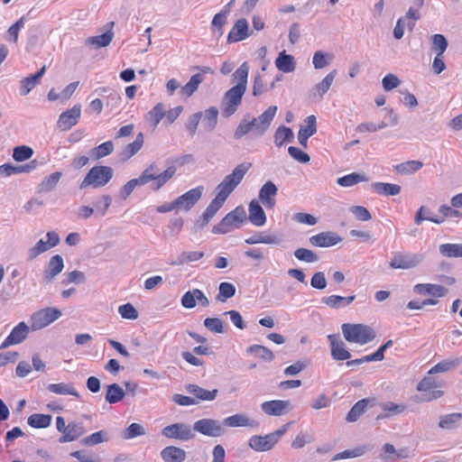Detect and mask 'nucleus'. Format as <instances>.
<instances>
[{
    "label": "nucleus",
    "instance_id": "1",
    "mask_svg": "<svg viewBox=\"0 0 462 462\" xmlns=\"http://www.w3.org/2000/svg\"><path fill=\"white\" fill-rule=\"evenodd\" d=\"M252 163L244 162L237 164L231 173L227 174L216 187L217 195L219 199L226 202L236 188L241 183L247 171L251 169Z\"/></svg>",
    "mask_w": 462,
    "mask_h": 462
},
{
    "label": "nucleus",
    "instance_id": "2",
    "mask_svg": "<svg viewBox=\"0 0 462 462\" xmlns=\"http://www.w3.org/2000/svg\"><path fill=\"white\" fill-rule=\"evenodd\" d=\"M176 171L175 166H170L162 171L156 162H152L138 177L139 182L142 186L150 183L151 189L157 191L175 175Z\"/></svg>",
    "mask_w": 462,
    "mask_h": 462
},
{
    "label": "nucleus",
    "instance_id": "3",
    "mask_svg": "<svg viewBox=\"0 0 462 462\" xmlns=\"http://www.w3.org/2000/svg\"><path fill=\"white\" fill-rule=\"evenodd\" d=\"M341 328L345 339L350 343L365 345L375 337L374 331L367 325L345 323Z\"/></svg>",
    "mask_w": 462,
    "mask_h": 462
},
{
    "label": "nucleus",
    "instance_id": "4",
    "mask_svg": "<svg viewBox=\"0 0 462 462\" xmlns=\"http://www.w3.org/2000/svg\"><path fill=\"white\" fill-rule=\"evenodd\" d=\"M113 176L114 171L111 167L103 165L94 166L79 184V189H84L89 186L93 188L104 187L112 180Z\"/></svg>",
    "mask_w": 462,
    "mask_h": 462
},
{
    "label": "nucleus",
    "instance_id": "5",
    "mask_svg": "<svg viewBox=\"0 0 462 462\" xmlns=\"http://www.w3.org/2000/svg\"><path fill=\"white\" fill-rule=\"evenodd\" d=\"M247 219L245 209L243 206H237L234 210L226 215L225 217L213 226L214 234H226L236 228H239Z\"/></svg>",
    "mask_w": 462,
    "mask_h": 462
},
{
    "label": "nucleus",
    "instance_id": "6",
    "mask_svg": "<svg viewBox=\"0 0 462 462\" xmlns=\"http://www.w3.org/2000/svg\"><path fill=\"white\" fill-rule=\"evenodd\" d=\"M277 110L278 108L276 106H271L258 117L249 118L253 137H260L265 134L269 129Z\"/></svg>",
    "mask_w": 462,
    "mask_h": 462
},
{
    "label": "nucleus",
    "instance_id": "7",
    "mask_svg": "<svg viewBox=\"0 0 462 462\" xmlns=\"http://www.w3.org/2000/svg\"><path fill=\"white\" fill-rule=\"evenodd\" d=\"M245 93V90L241 89L240 87H232L225 93L221 104L224 116L229 117L237 111Z\"/></svg>",
    "mask_w": 462,
    "mask_h": 462
},
{
    "label": "nucleus",
    "instance_id": "8",
    "mask_svg": "<svg viewBox=\"0 0 462 462\" xmlns=\"http://www.w3.org/2000/svg\"><path fill=\"white\" fill-rule=\"evenodd\" d=\"M423 259L422 254L397 252L390 261L389 266L393 269L410 270L419 266Z\"/></svg>",
    "mask_w": 462,
    "mask_h": 462
},
{
    "label": "nucleus",
    "instance_id": "9",
    "mask_svg": "<svg viewBox=\"0 0 462 462\" xmlns=\"http://www.w3.org/2000/svg\"><path fill=\"white\" fill-rule=\"evenodd\" d=\"M193 430L210 438H218L225 434L223 424L214 419L204 418L198 420L193 424Z\"/></svg>",
    "mask_w": 462,
    "mask_h": 462
},
{
    "label": "nucleus",
    "instance_id": "10",
    "mask_svg": "<svg viewBox=\"0 0 462 462\" xmlns=\"http://www.w3.org/2000/svg\"><path fill=\"white\" fill-rule=\"evenodd\" d=\"M162 435L167 439L189 441L195 438L193 428L184 422H176L164 427Z\"/></svg>",
    "mask_w": 462,
    "mask_h": 462
},
{
    "label": "nucleus",
    "instance_id": "11",
    "mask_svg": "<svg viewBox=\"0 0 462 462\" xmlns=\"http://www.w3.org/2000/svg\"><path fill=\"white\" fill-rule=\"evenodd\" d=\"M60 316V310L55 308L40 310L32 315L31 328L32 330L42 329L57 320Z\"/></svg>",
    "mask_w": 462,
    "mask_h": 462
},
{
    "label": "nucleus",
    "instance_id": "12",
    "mask_svg": "<svg viewBox=\"0 0 462 462\" xmlns=\"http://www.w3.org/2000/svg\"><path fill=\"white\" fill-rule=\"evenodd\" d=\"M438 386L437 381L430 374L425 376L417 385V390L423 393L421 400L430 402L440 398L444 393L441 390H436Z\"/></svg>",
    "mask_w": 462,
    "mask_h": 462
},
{
    "label": "nucleus",
    "instance_id": "13",
    "mask_svg": "<svg viewBox=\"0 0 462 462\" xmlns=\"http://www.w3.org/2000/svg\"><path fill=\"white\" fill-rule=\"evenodd\" d=\"M203 191V186H198L194 189H191L183 195L178 197L174 200V205L178 206L179 209L189 211L201 199Z\"/></svg>",
    "mask_w": 462,
    "mask_h": 462
},
{
    "label": "nucleus",
    "instance_id": "14",
    "mask_svg": "<svg viewBox=\"0 0 462 462\" xmlns=\"http://www.w3.org/2000/svg\"><path fill=\"white\" fill-rule=\"evenodd\" d=\"M30 333V327L22 321L18 323L7 336V337L0 345V349H5L11 346L23 343Z\"/></svg>",
    "mask_w": 462,
    "mask_h": 462
},
{
    "label": "nucleus",
    "instance_id": "15",
    "mask_svg": "<svg viewBox=\"0 0 462 462\" xmlns=\"http://www.w3.org/2000/svg\"><path fill=\"white\" fill-rule=\"evenodd\" d=\"M261 410L269 416H282L292 410V406L288 400L266 401L261 404Z\"/></svg>",
    "mask_w": 462,
    "mask_h": 462
},
{
    "label": "nucleus",
    "instance_id": "16",
    "mask_svg": "<svg viewBox=\"0 0 462 462\" xmlns=\"http://www.w3.org/2000/svg\"><path fill=\"white\" fill-rule=\"evenodd\" d=\"M81 116V106L75 105L72 108L62 112L58 119L57 125L62 131H68L77 125Z\"/></svg>",
    "mask_w": 462,
    "mask_h": 462
},
{
    "label": "nucleus",
    "instance_id": "17",
    "mask_svg": "<svg viewBox=\"0 0 462 462\" xmlns=\"http://www.w3.org/2000/svg\"><path fill=\"white\" fill-rule=\"evenodd\" d=\"M187 393L191 394L192 399L196 402V405L201 402H212L214 401L218 393L217 389L212 391L204 389L197 384L189 383L185 386Z\"/></svg>",
    "mask_w": 462,
    "mask_h": 462
},
{
    "label": "nucleus",
    "instance_id": "18",
    "mask_svg": "<svg viewBox=\"0 0 462 462\" xmlns=\"http://www.w3.org/2000/svg\"><path fill=\"white\" fill-rule=\"evenodd\" d=\"M278 188L272 181H266L259 190V200L267 209H273L276 205Z\"/></svg>",
    "mask_w": 462,
    "mask_h": 462
},
{
    "label": "nucleus",
    "instance_id": "19",
    "mask_svg": "<svg viewBox=\"0 0 462 462\" xmlns=\"http://www.w3.org/2000/svg\"><path fill=\"white\" fill-rule=\"evenodd\" d=\"M276 441L271 435H254L248 440V446L256 452H267L276 446Z\"/></svg>",
    "mask_w": 462,
    "mask_h": 462
},
{
    "label": "nucleus",
    "instance_id": "20",
    "mask_svg": "<svg viewBox=\"0 0 462 462\" xmlns=\"http://www.w3.org/2000/svg\"><path fill=\"white\" fill-rule=\"evenodd\" d=\"M64 268L63 258L60 254L51 257L46 269L43 271L42 281L45 283H51L60 274Z\"/></svg>",
    "mask_w": 462,
    "mask_h": 462
},
{
    "label": "nucleus",
    "instance_id": "21",
    "mask_svg": "<svg viewBox=\"0 0 462 462\" xmlns=\"http://www.w3.org/2000/svg\"><path fill=\"white\" fill-rule=\"evenodd\" d=\"M328 339L330 343V354L334 360L343 361L351 357V353L346 348L345 343L338 335H328Z\"/></svg>",
    "mask_w": 462,
    "mask_h": 462
},
{
    "label": "nucleus",
    "instance_id": "22",
    "mask_svg": "<svg viewBox=\"0 0 462 462\" xmlns=\"http://www.w3.org/2000/svg\"><path fill=\"white\" fill-rule=\"evenodd\" d=\"M309 241L313 246L329 247L340 243L342 237L334 232L328 231L312 236Z\"/></svg>",
    "mask_w": 462,
    "mask_h": 462
},
{
    "label": "nucleus",
    "instance_id": "23",
    "mask_svg": "<svg viewBox=\"0 0 462 462\" xmlns=\"http://www.w3.org/2000/svg\"><path fill=\"white\" fill-rule=\"evenodd\" d=\"M337 74V69L331 70L319 83L315 85L310 92V97L312 99L320 100L324 94H326L331 85L333 84L335 78Z\"/></svg>",
    "mask_w": 462,
    "mask_h": 462
},
{
    "label": "nucleus",
    "instance_id": "24",
    "mask_svg": "<svg viewBox=\"0 0 462 462\" xmlns=\"http://www.w3.org/2000/svg\"><path fill=\"white\" fill-rule=\"evenodd\" d=\"M223 425L230 428L236 427H249V428H256L258 427V422L253 419H250L245 413H236L226 417L223 420Z\"/></svg>",
    "mask_w": 462,
    "mask_h": 462
},
{
    "label": "nucleus",
    "instance_id": "25",
    "mask_svg": "<svg viewBox=\"0 0 462 462\" xmlns=\"http://www.w3.org/2000/svg\"><path fill=\"white\" fill-rule=\"evenodd\" d=\"M224 203L225 201L219 199L217 197H215L205 209L201 217L197 221V226L199 228L207 226L217 214V212L221 208Z\"/></svg>",
    "mask_w": 462,
    "mask_h": 462
},
{
    "label": "nucleus",
    "instance_id": "26",
    "mask_svg": "<svg viewBox=\"0 0 462 462\" xmlns=\"http://www.w3.org/2000/svg\"><path fill=\"white\" fill-rule=\"evenodd\" d=\"M306 123L307 125L300 127L298 133L299 143L304 148L308 146V139L317 132L316 116L313 115L309 116L306 119Z\"/></svg>",
    "mask_w": 462,
    "mask_h": 462
},
{
    "label": "nucleus",
    "instance_id": "27",
    "mask_svg": "<svg viewBox=\"0 0 462 462\" xmlns=\"http://www.w3.org/2000/svg\"><path fill=\"white\" fill-rule=\"evenodd\" d=\"M249 36L248 23L242 18L236 22L227 36L228 42H236L245 40Z\"/></svg>",
    "mask_w": 462,
    "mask_h": 462
},
{
    "label": "nucleus",
    "instance_id": "28",
    "mask_svg": "<svg viewBox=\"0 0 462 462\" xmlns=\"http://www.w3.org/2000/svg\"><path fill=\"white\" fill-rule=\"evenodd\" d=\"M86 432L82 422L72 421L67 425L66 431L59 439L60 443L70 442L78 439Z\"/></svg>",
    "mask_w": 462,
    "mask_h": 462
},
{
    "label": "nucleus",
    "instance_id": "29",
    "mask_svg": "<svg viewBox=\"0 0 462 462\" xmlns=\"http://www.w3.org/2000/svg\"><path fill=\"white\" fill-rule=\"evenodd\" d=\"M161 457L164 462H183L187 453L181 448L168 446L161 450Z\"/></svg>",
    "mask_w": 462,
    "mask_h": 462
},
{
    "label": "nucleus",
    "instance_id": "30",
    "mask_svg": "<svg viewBox=\"0 0 462 462\" xmlns=\"http://www.w3.org/2000/svg\"><path fill=\"white\" fill-rule=\"evenodd\" d=\"M114 25H115L114 22L108 23L107 26L109 27V29L106 32H104L100 35L88 38L87 43L94 46L97 49L108 46L114 38V32H113Z\"/></svg>",
    "mask_w": 462,
    "mask_h": 462
},
{
    "label": "nucleus",
    "instance_id": "31",
    "mask_svg": "<svg viewBox=\"0 0 462 462\" xmlns=\"http://www.w3.org/2000/svg\"><path fill=\"white\" fill-rule=\"evenodd\" d=\"M249 220L255 226H263L266 223V215L258 201L252 200L248 206Z\"/></svg>",
    "mask_w": 462,
    "mask_h": 462
},
{
    "label": "nucleus",
    "instance_id": "32",
    "mask_svg": "<svg viewBox=\"0 0 462 462\" xmlns=\"http://www.w3.org/2000/svg\"><path fill=\"white\" fill-rule=\"evenodd\" d=\"M414 291L419 294H429L434 297H445L448 290L439 284L419 283L414 286Z\"/></svg>",
    "mask_w": 462,
    "mask_h": 462
},
{
    "label": "nucleus",
    "instance_id": "33",
    "mask_svg": "<svg viewBox=\"0 0 462 462\" xmlns=\"http://www.w3.org/2000/svg\"><path fill=\"white\" fill-rule=\"evenodd\" d=\"M355 299L356 295H351L347 297H343L340 295H330L323 297L321 299V302L331 309L337 310L348 306L355 300Z\"/></svg>",
    "mask_w": 462,
    "mask_h": 462
},
{
    "label": "nucleus",
    "instance_id": "34",
    "mask_svg": "<svg viewBox=\"0 0 462 462\" xmlns=\"http://www.w3.org/2000/svg\"><path fill=\"white\" fill-rule=\"evenodd\" d=\"M462 363V357H454L442 360L435 365L428 372V374L445 373L448 371L455 370Z\"/></svg>",
    "mask_w": 462,
    "mask_h": 462
},
{
    "label": "nucleus",
    "instance_id": "35",
    "mask_svg": "<svg viewBox=\"0 0 462 462\" xmlns=\"http://www.w3.org/2000/svg\"><path fill=\"white\" fill-rule=\"evenodd\" d=\"M277 69L284 73L293 72L296 69V62L291 54H287L285 51L279 53L275 60Z\"/></svg>",
    "mask_w": 462,
    "mask_h": 462
},
{
    "label": "nucleus",
    "instance_id": "36",
    "mask_svg": "<svg viewBox=\"0 0 462 462\" xmlns=\"http://www.w3.org/2000/svg\"><path fill=\"white\" fill-rule=\"evenodd\" d=\"M371 187L375 193L383 196H396L402 190L400 185L385 182H374Z\"/></svg>",
    "mask_w": 462,
    "mask_h": 462
},
{
    "label": "nucleus",
    "instance_id": "37",
    "mask_svg": "<svg viewBox=\"0 0 462 462\" xmlns=\"http://www.w3.org/2000/svg\"><path fill=\"white\" fill-rule=\"evenodd\" d=\"M383 451L380 455L381 458L386 462H394L396 458L406 457V449L397 450L393 444L386 443L383 447Z\"/></svg>",
    "mask_w": 462,
    "mask_h": 462
},
{
    "label": "nucleus",
    "instance_id": "38",
    "mask_svg": "<svg viewBox=\"0 0 462 462\" xmlns=\"http://www.w3.org/2000/svg\"><path fill=\"white\" fill-rule=\"evenodd\" d=\"M204 81V76L200 73L191 76L186 85L180 88V94L187 97H191L197 90L199 86Z\"/></svg>",
    "mask_w": 462,
    "mask_h": 462
},
{
    "label": "nucleus",
    "instance_id": "39",
    "mask_svg": "<svg viewBox=\"0 0 462 462\" xmlns=\"http://www.w3.org/2000/svg\"><path fill=\"white\" fill-rule=\"evenodd\" d=\"M46 71L45 66H43L36 74L26 77L22 81L21 94L26 96L29 92L39 83L40 79L44 75Z\"/></svg>",
    "mask_w": 462,
    "mask_h": 462
},
{
    "label": "nucleus",
    "instance_id": "40",
    "mask_svg": "<svg viewBox=\"0 0 462 462\" xmlns=\"http://www.w3.org/2000/svg\"><path fill=\"white\" fill-rule=\"evenodd\" d=\"M165 115V106L162 103L156 104L145 116V119L155 129Z\"/></svg>",
    "mask_w": 462,
    "mask_h": 462
},
{
    "label": "nucleus",
    "instance_id": "41",
    "mask_svg": "<svg viewBox=\"0 0 462 462\" xmlns=\"http://www.w3.org/2000/svg\"><path fill=\"white\" fill-rule=\"evenodd\" d=\"M125 396V392L124 389L117 383H112L106 386V401L114 404L124 399Z\"/></svg>",
    "mask_w": 462,
    "mask_h": 462
},
{
    "label": "nucleus",
    "instance_id": "42",
    "mask_svg": "<svg viewBox=\"0 0 462 462\" xmlns=\"http://www.w3.org/2000/svg\"><path fill=\"white\" fill-rule=\"evenodd\" d=\"M62 173L60 171H56L49 176L45 177L42 182L38 186L39 192H50L53 190L57 184L59 183Z\"/></svg>",
    "mask_w": 462,
    "mask_h": 462
},
{
    "label": "nucleus",
    "instance_id": "43",
    "mask_svg": "<svg viewBox=\"0 0 462 462\" xmlns=\"http://www.w3.org/2000/svg\"><path fill=\"white\" fill-rule=\"evenodd\" d=\"M248 73L249 66L247 62H244L233 74V80L236 82L234 87H240L246 91Z\"/></svg>",
    "mask_w": 462,
    "mask_h": 462
},
{
    "label": "nucleus",
    "instance_id": "44",
    "mask_svg": "<svg viewBox=\"0 0 462 462\" xmlns=\"http://www.w3.org/2000/svg\"><path fill=\"white\" fill-rule=\"evenodd\" d=\"M369 402L370 401L368 399H362L358 401L348 411L346 418V421H356L360 418V416L364 414L365 411H366Z\"/></svg>",
    "mask_w": 462,
    "mask_h": 462
},
{
    "label": "nucleus",
    "instance_id": "45",
    "mask_svg": "<svg viewBox=\"0 0 462 462\" xmlns=\"http://www.w3.org/2000/svg\"><path fill=\"white\" fill-rule=\"evenodd\" d=\"M368 181L364 173L353 172L337 179V183L341 187H352L359 182Z\"/></svg>",
    "mask_w": 462,
    "mask_h": 462
},
{
    "label": "nucleus",
    "instance_id": "46",
    "mask_svg": "<svg viewBox=\"0 0 462 462\" xmlns=\"http://www.w3.org/2000/svg\"><path fill=\"white\" fill-rule=\"evenodd\" d=\"M51 415L34 413L29 416L27 423L35 429H45L51 425Z\"/></svg>",
    "mask_w": 462,
    "mask_h": 462
},
{
    "label": "nucleus",
    "instance_id": "47",
    "mask_svg": "<svg viewBox=\"0 0 462 462\" xmlns=\"http://www.w3.org/2000/svg\"><path fill=\"white\" fill-rule=\"evenodd\" d=\"M143 144V134L142 133H139L136 135L135 140L133 143H128L125 147L124 151L122 152V158L124 160L130 159L132 156H134L135 153H137L141 150Z\"/></svg>",
    "mask_w": 462,
    "mask_h": 462
},
{
    "label": "nucleus",
    "instance_id": "48",
    "mask_svg": "<svg viewBox=\"0 0 462 462\" xmlns=\"http://www.w3.org/2000/svg\"><path fill=\"white\" fill-rule=\"evenodd\" d=\"M462 413L453 412L439 418V427L442 430H453L461 420Z\"/></svg>",
    "mask_w": 462,
    "mask_h": 462
},
{
    "label": "nucleus",
    "instance_id": "49",
    "mask_svg": "<svg viewBox=\"0 0 462 462\" xmlns=\"http://www.w3.org/2000/svg\"><path fill=\"white\" fill-rule=\"evenodd\" d=\"M108 439V433L106 430H99L83 438L80 443L87 447H93L99 443L106 442Z\"/></svg>",
    "mask_w": 462,
    "mask_h": 462
},
{
    "label": "nucleus",
    "instance_id": "50",
    "mask_svg": "<svg viewBox=\"0 0 462 462\" xmlns=\"http://www.w3.org/2000/svg\"><path fill=\"white\" fill-rule=\"evenodd\" d=\"M51 393H56V394H62V395H72L79 397V392L69 383H51L48 385L47 388Z\"/></svg>",
    "mask_w": 462,
    "mask_h": 462
},
{
    "label": "nucleus",
    "instance_id": "51",
    "mask_svg": "<svg viewBox=\"0 0 462 462\" xmlns=\"http://www.w3.org/2000/svg\"><path fill=\"white\" fill-rule=\"evenodd\" d=\"M203 257L204 253L202 251H184L178 255L177 260L172 263V264L183 265L185 263L199 261Z\"/></svg>",
    "mask_w": 462,
    "mask_h": 462
},
{
    "label": "nucleus",
    "instance_id": "52",
    "mask_svg": "<svg viewBox=\"0 0 462 462\" xmlns=\"http://www.w3.org/2000/svg\"><path fill=\"white\" fill-rule=\"evenodd\" d=\"M245 243L248 245L255 244H266V245H277L280 243V238L275 235H254L245 239Z\"/></svg>",
    "mask_w": 462,
    "mask_h": 462
},
{
    "label": "nucleus",
    "instance_id": "53",
    "mask_svg": "<svg viewBox=\"0 0 462 462\" xmlns=\"http://www.w3.org/2000/svg\"><path fill=\"white\" fill-rule=\"evenodd\" d=\"M370 447L368 446H359L353 449H346L340 453H337L334 457L333 460H339L344 458H352V457H357L365 455L366 452L370 450Z\"/></svg>",
    "mask_w": 462,
    "mask_h": 462
},
{
    "label": "nucleus",
    "instance_id": "54",
    "mask_svg": "<svg viewBox=\"0 0 462 462\" xmlns=\"http://www.w3.org/2000/svg\"><path fill=\"white\" fill-rule=\"evenodd\" d=\"M423 166V163L420 161H408L400 164H397L394 169L398 173L401 174H412L419 170H420Z\"/></svg>",
    "mask_w": 462,
    "mask_h": 462
},
{
    "label": "nucleus",
    "instance_id": "55",
    "mask_svg": "<svg viewBox=\"0 0 462 462\" xmlns=\"http://www.w3.org/2000/svg\"><path fill=\"white\" fill-rule=\"evenodd\" d=\"M332 60V53L318 51L313 55L312 63L316 69H321L329 65Z\"/></svg>",
    "mask_w": 462,
    "mask_h": 462
},
{
    "label": "nucleus",
    "instance_id": "56",
    "mask_svg": "<svg viewBox=\"0 0 462 462\" xmlns=\"http://www.w3.org/2000/svg\"><path fill=\"white\" fill-rule=\"evenodd\" d=\"M115 146L112 141L105 142L91 150V156L95 160L104 158L114 152Z\"/></svg>",
    "mask_w": 462,
    "mask_h": 462
},
{
    "label": "nucleus",
    "instance_id": "57",
    "mask_svg": "<svg viewBox=\"0 0 462 462\" xmlns=\"http://www.w3.org/2000/svg\"><path fill=\"white\" fill-rule=\"evenodd\" d=\"M246 352L249 354H253L257 356L258 357L262 358L263 360L266 362H271L274 359L273 353L267 348L266 346H261V345H253L250 346Z\"/></svg>",
    "mask_w": 462,
    "mask_h": 462
},
{
    "label": "nucleus",
    "instance_id": "58",
    "mask_svg": "<svg viewBox=\"0 0 462 462\" xmlns=\"http://www.w3.org/2000/svg\"><path fill=\"white\" fill-rule=\"evenodd\" d=\"M406 406L404 404H396L392 402H387L382 404V409L383 411H386L387 413H381L378 414L376 417V420H382L389 415H396L400 414L404 411Z\"/></svg>",
    "mask_w": 462,
    "mask_h": 462
},
{
    "label": "nucleus",
    "instance_id": "59",
    "mask_svg": "<svg viewBox=\"0 0 462 462\" xmlns=\"http://www.w3.org/2000/svg\"><path fill=\"white\" fill-rule=\"evenodd\" d=\"M293 139V133L291 128L286 126H279L274 134V143L277 146L283 145L286 142Z\"/></svg>",
    "mask_w": 462,
    "mask_h": 462
},
{
    "label": "nucleus",
    "instance_id": "60",
    "mask_svg": "<svg viewBox=\"0 0 462 462\" xmlns=\"http://www.w3.org/2000/svg\"><path fill=\"white\" fill-rule=\"evenodd\" d=\"M294 256L301 262L313 263L319 260V255L310 249L300 247L294 251Z\"/></svg>",
    "mask_w": 462,
    "mask_h": 462
},
{
    "label": "nucleus",
    "instance_id": "61",
    "mask_svg": "<svg viewBox=\"0 0 462 462\" xmlns=\"http://www.w3.org/2000/svg\"><path fill=\"white\" fill-rule=\"evenodd\" d=\"M431 50L439 54V56L443 55L448 46L447 38L443 34L436 33L431 36Z\"/></svg>",
    "mask_w": 462,
    "mask_h": 462
},
{
    "label": "nucleus",
    "instance_id": "62",
    "mask_svg": "<svg viewBox=\"0 0 462 462\" xmlns=\"http://www.w3.org/2000/svg\"><path fill=\"white\" fill-rule=\"evenodd\" d=\"M439 253L446 257H462V244H442Z\"/></svg>",
    "mask_w": 462,
    "mask_h": 462
},
{
    "label": "nucleus",
    "instance_id": "63",
    "mask_svg": "<svg viewBox=\"0 0 462 462\" xmlns=\"http://www.w3.org/2000/svg\"><path fill=\"white\" fill-rule=\"evenodd\" d=\"M218 110L211 106L208 108L204 113V125L208 131L215 129L217 123Z\"/></svg>",
    "mask_w": 462,
    "mask_h": 462
},
{
    "label": "nucleus",
    "instance_id": "64",
    "mask_svg": "<svg viewBox=\"0 0 462 462\" xmlns=\"http://www.w3.org/2000/svg\"><path fill=\"white\" fill-rule=\"evenodd\" d=\"M236 293V287L230 282H221L218 287V294L217 300L219 301H226L227 299L232 298Z\"/></svg>",
    "mask_w": 462,
    "mask_h": 462
}]
</instances>
